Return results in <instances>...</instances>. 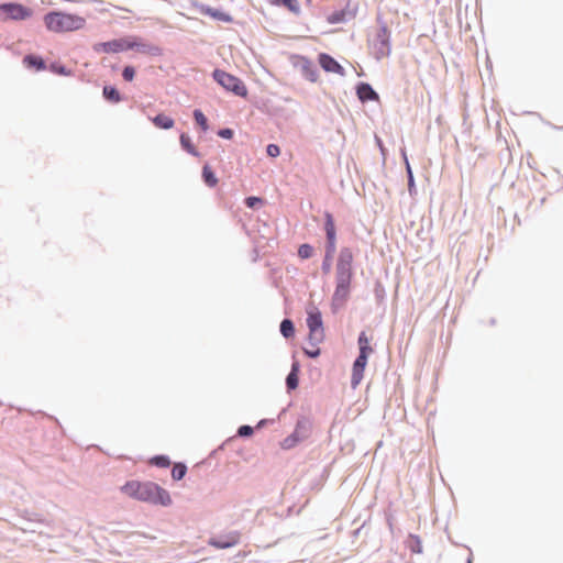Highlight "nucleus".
<instances>
[{
	"label": "nucleus",
	"mask_w": 563,
	"mask_h": 563,
	"mask_svg": "<svg viewBox=\"0 0 563 563\" xmlns=\"http://www.w3.org/2000/svg\"><path fill=\"white\" fill-rule=\"evenodd\" d=\"M353 260L354 255L351 249H341L335 265V289L332 295V306L335 308L343 307L350 297L353 280Z\"/></svg>",
	"instance_id": "f257e3e1"
},
{
	"label": "nucleus",
	"mask_w": 563,
	"mask_h": 563,
	"mask_svg": "<svg viewBox=\"0 0 563 563\" xmlns=\"http://www.w3.org/2000/svg\"><path fill=\"white\" fill-rule=\"evenodd\" d=\"M121 490L131 498L153 505L167 507L173 503L169 493L153 482L130 481Z\"/></svg>",
	"instance_id": "f03ea898"
},
{
	"label": "nucleus",
	"mask_w": 563,
	"mask_h": 563,
	"mask_svg": "<svg viewBox=\"0 0 563 563\" xmlns=\"http://www.w3.org/2000/svg\"><path fill=\"white\" fill-rule=\"evenodd\" d=\"M44 23L51 32L66 33L84 29L86 19L77 14L53 11L45 14Z\"/></svg>",
	"instance_id": "7ed1b4c3"
},
{
	"label": "nucleus",
	"mask_w": 563,
	"mask_h": 563,
	"mask_svg": "<svg viewBox=\"0 0 563 563\" xmlns=\"http://www.w3.org/2000/svg\"><path fill=\"white\" fill-rule=\"evenodd\" d=\"M212 77L225 90L231 91L239 97L247 96L246 86L240 78L233 76L232 74H229L221 69H216L212 73Z\"/></svg>",
	"instance_id": "20e7f679"
},
{
	"label": "nucleus",
	"mask_w": 563,
	"mask_h": 563,
	"mask_svg": "<svg viewBox=\"0 0 563 563\" xmlns=\"http://www.w3.org/2000/svg\"><path fill=\"white\" fill-rule=\"evenodd\" d=\"M32 10L20 3H3L0 4V21H22L32 16Z\"/></svg>",
	"instance_id": "39448f33"
},
{
	"label": "nucleus",
	"mask_w": 563,
	"mask_h": 563,
	"mask_svg": "<svg viewBox=\"0 0 563 563\" xmlns=\"http://www.w3.org/2000/svg\"><path fill=\"white\" fill-rule=\"evenodd\" d=\"M137 42L135 40H131L129 37L118 38L108 42L97 43L93 46L95 52L97 53H119L128 49H134Z\"/></svg>",
	"instance_id": "423d86ee"
},
{
	"label": "nucleus",
	"mask_w": 563,
	"mask_h": 563,
	"mask_svg": "<svg viewBox=\"0 0 563 563\" xmlns=\"http://www.w3.org/2000/svg\"><path fill=\"white\" fill-rule=\"evenodd\" d=\"M307 325L309 328V340L320 343L324 339V329L321 312L317 308L308 311Z\"/></svg>",
	"instance_id": "0eeeda50"
},
{
	"label": "nucleus",
	"mask_w": 563,
	"mask_h": 563,
	"mask_svg": "<svg viewBox=\"0 0 563 563\" xmlns=\"http://www.w3.org/2000/svg\"><path fill=\"white\" fill-rule=\"evenodd\" d=\"M324 231L327 235V258L332 260L336 249V230L333 217L330 212L324 213Z\"/></svg>",
	"instance_id": "6e6552de"
},
{
	"label": "nucleus",
	"mask_w": 563,
	"mask_h": 563,
	"mask_svg": "<svg viewBox=\"0 0 563 563\" xmlns=\"http://www.w3.org/2000/svg\"><path fill=\"white\" fill-rule=\"evenodd\" d=\"M240 539H241L240 532L230 531V532L210 538L208 541V544L216 549L223 550V549H229V548L235 547L240 542Z\"/></svg>",
	"instance_id": "1a4fd4ad"
},
{
	"label": "nucleus",
	"mask_w": 563,
	"mask_h": 563,
	"mask_svg": "<svg viewBox=\"0 0 563 563\" xmlns=\"http://www.w3.org/2000/svg\"><path fill=\"white\" fill-rule=\"evenodd\" d=\"M318 60H319L320 66L325 71L335 73V74H340V75L344 74L343 67L330 55H328L325 53H321L319 55Z\"/></svg>",
	"instance_id": "9d476101"
},
{
	"label": "nucleus",
	"mask_w": 563,
	"mask_h": 563,
	"mask_svg": "<svg viewBox=\"0 0 563 563\" xmlns=\"http://www.w3.org/2000/svg\"><path fill=\"white\" fill-rule=\"evenodd\" d=\"M367 360L364 356H357L353 364L351 385L353 388L357 387L363 379L364 369L366 367Z\"/></svg>",
	"instance_id": "9b49d317"
},
{
	"label": "nucleus",
	"mask_w": 563,
	"mask_h": 563,
	"mask_svg": "<svg viewBox=\"0 0 563 563\" xmlns=\"http://www.w3.org/2000/svg\"><path fill=\"white\" fill-rule=\"evenodd\" d=\"M132 40H135L137 42V45H135V49L142 54L151 55V56H159L162 55V48L154 44H146L141 43L137 41L136 37H133Z\"/></svg>",
	"instance_id": "f8f14e48"
},
{
	"label": "nucleus",
	"mask_w": 563,
	"mask_h": 563,
	"mask_svg": "<svg viewBox=\"0 0 563 563\" xmlns=\"http://www.w3.org/2000/svg\"><path fill=\"white\" fill-rule=\"evenodd\" d=\"M357 96L362 101L378 99V95L374 91V89L368 84H361L357 87Z\"/></svg>",
	"instance_id": "ddd939ff"
},
{
	"label": "nucleus",
	"mask_w": 563,
	"mask_h": 563,
	"mask_svg": "<svg viewBox=\"0 0 563 563\" xmlns=\"http://www.w3.org/2000/svg\"><path fill=\"white\" fill-rule=\"evenodd\" d=\"M154 125L158 129L169 130L174 126L175 122L172 118L161 113L152 119Z\"/></svg>",
	"instance_id": "4468645a"
},
{
	"label": "nucleus",
	"mask_w": 563,
	"mask_h": 563,
	"mask_svg": "<svg viewBox=\"0 0 563 563\" xmlns=\"http://www.w3.org/2000/svg\"><path fill=\"white\" fill-rule=\"evenodd\" d=\"M272 5H284L292 13L298 14L300 12V7L297 0H269Z\"/></svg>",
	"instance_id": "2eb2a0df"
},
{
	"label": "nucleus",
	"mask_w": 563,
	"mask_h": 563,
	"mask_svg": "<svg viewBox=\"0 0 563 563\" xmlns=\"http://www.w3.org/2000/svg\"><path fill=\"white\" fill-rule=\"evenodd\" d=\"M302 71H303V75L307 79H309L310 81H317L318 79V71L316 69V67L313 66V64L308 60V59H305V63L302 65Z\"/></svg>",
	"instance_id": "dca6fc26"
},
{
	"label": "nucleus",
	"mask_w": 563,
	"mask_h": 563,
	"mask_svg": "<svg viewBox=\"0 0 563 563\" xmlns=\"http://www.w3.org/2000/svg\"><path fill=\"white\" fill-rule=\"evenodd\" d=\"M299 429H300V424L298 423L295 432L292 434H290L289 437H287L286 439H284V441L282 442L283 449H285V450L291 449L300 441V438L298 437Z\"/></svg>",
	"instance_id": "f3484780"
},
{
	"label": "nucleus",
	"mask_w": 563,
	"mask_h": 563,
	"mask_svg": "<svg viewBox=\"0 0 563 563\" xmlns=\"http://www.w3.org/2000/svg\"><path fill=\"white\" fill-rule=\"evenodd\" d=\"M202 177L205 183L209 187H214L218 184V178L216 177L214 173L211 170L209 165H205L202 168Z\"/></svg>",
	"instance_id": "a211bd4d"
},
{
	"label": "nucleus",
	"mask_w": 563,
	"mask_h": 563,
	"mask_svg": "<svg viewBox=\"0 0 563 563\" xmlns=\"http://www.w3.org/2000/svg\"><path fill=\"white\" fill-rule=\"evenodd\" d=\"M286 384L289 389H295L298 386V364H294L290 373L286 378Z\"/></svg>",
	"instance_id": "6ab92c4d"
},
{
	"label": "nucleus",
	"mask_w": 563,
	"mask_h": 563,
	"mask_svg": "<svg viewBox=\"0 0 563 563\" xmlns=\"http://www.w3.org/2000/svg\"><path fill=\"white\" fill-rule=\"evenodd\" d=\"M180 144H181L183 148L185 151H187L188 153H190L191 155H194V156L199 155L198 152L196 151V147L194 146V144L191 142V139L187 134L183 133L180 135Z\"/></svg>",
	"instance_id": "aec40b11"
},
{
	"label": "nucleus",
	"mask_w": 563,
	"mask_h": 563,
	"mask_svg": "<svg viewBox=\"0 0 563 563\" xmlns=\"http://www.w3.org/2000/svg\"><path fill=\"white\" fill-rule=\"evenodd\" d=\"M103 96L106 99L112 101V102H119L121 100V96L119 91L111 86H106L103 88Z\"/></svg>",
	"instance_id": "412c9836"
},
{
	"label": "nucleus",
	"mask_w": 563,
	"mask_h": 563,
	"mask_svg": "<svg viewBox=\"0 0 563 563\" xmlns=\"http://www.w3.org/2000/svg\"><path fill=\"white\" fill-rule=\"evenodd\" d=\"M280 332L285 338H291L295 333L294 323L289 319H285L280 323Z\"/></svg>",
	"instance_id": "4be33fe9"
},
{
	"label": "nucleus",
	"mask_w": 563,
	"mask_h": 563,
	"mask_svg": "<svg viewBox=\"0 0 563 563\" xmlns=\"http://www.w3.org/2000/svg\"><path fill=\"white\" fill-rule=\"evenodd\" d=\"M408 548L412 553H421L422 552V543L419 537L410 536L408 540Z\"/></svg>",
	"instance_id": "5701e85b"
},
{
	"label": "nucleus",
	"mask_w": 563,
	"mask_h": 563,
	"mask_svg": "<svg viewBox=\"0 0 563 563\" xmlns=\"http://www.w3.org/2000/svg\"><path fill=\"white\" fill-rule=\"evenodd\" d=\"M312 255H313V247L310 244L305 243L299 246L298 256L301 260L310 258Z\"/></svg>",
	"instance_id": "b1692460"
},
{
	"label": "nucleus",
	"mask_w": 563,
	"mask_h": 563,
	"mask_svg": "<svg viewBox=\"0 0 563 563\" xmlns=\"http://www.w3.org/2000/svg\"><path fill=\"white\" fill-rule=\"evenodd\" d=\"M202 12L205 14H208V15H210V16H212L214 19L221 20V21L228 22V21L231 20L228 14H225L223 12H220V11H217L214 9H211V8L203 9Z\"/></svg>",
	"instance_id": "393cba45"
},
{
	"label": "nucleus",
	"mask_w": 563,
	"mask_h": 563,
	"mask_svg": "<svg viewBox=\"0 0 563 563\" xmlns=\"http://www.w3.org/2000/svg\"><path fill=\"white\" fill-rule=\"evenodd\" d=\"M187 472V467L184 464H175L172 470V477L175 481L181 479Z\"/></svg>",
	"instance_id": "a878e982"
},
{
	"label": "nucleus",
	"mask_w": 563,
	"mask_h": 563,
	"mask_svg": "<svg viewBox=\"0 0 563 563\" xmlns=\"http://www.w3.org/2000/svg\"><path fill=\"white\" fill-rule=\"evenodd\" d=\"M194 117H195L197 124H199L203 131L208 130V120H207L206 115L200 110H195Z\"/></svg>",
	"instance_id": "bb28decb"
},
{
	"label": "nucleus",
	"mask_w": 563,
	"mask_h": 563,
	"mask_svg": "<svg viewBox=\"0 0 563 563\" xmlns=\"http://www.w3.org/2000/svg\"><path fill=\"white\" fill-rule=\"evenodd\" d=\"M24 63H26L30 66H36L38 69H43L45 67L43 59L32 55L25 56Z\"/></svg>",
	"instance_id": "cd10ccee"
},
{
	"label": "nucleus",
	"mask_w": 563,
	"mask_h": 563,
	"mask_svg": "<svg viewBox=\"0 0 563 563\" xmlns=\"http://www.w3.org/2000/svg\"><path fill=\"white\" fill-rule=\"evenodd\" d=\"M151 463L158 467H167L170 464V461L167 456L158 455L151 460Z\"/></svg>",
	"instance_id": "c85d7f7f"
},
{
	"label": "nucleus",
	"mask_w": 563,
	"mask_h": 563,
	"mask_svg": "<svg viewBox=\"0 0 563 563\" xmlns=\"http://www.w3.org/2000/svg\"><path fill=\"white\" fill-rule=\"evenodd\" d=\"M135 76V69L132 66H125L122 71V77L126 81H132Z\"/></svg>",
	"instance_id": "c756f323"
},
{
	"label": "nucleus",
	"mask_w": 563,
	"mask_h": 563,
	"mask_svg": "<svg viewBox=\"0 0 563 563\" xmlns=\"http://www.w3.org/2000/svg\"><path fill=\"white\" fill-rule=\"evenodd\" d=\"M268 156L277 157L280 154V148L276 144H269L266 148Z\"/></svg>",
	"instance_id": "7c9ffc66"
},
{
	"label": "nucleus",
	"mask_w": 563,
	"mask_h": 563,
	"mask_svg": "<svg viewBox=\"0 0 563 563\" xmlns=\"http://www.w3.org/2000/svg\"><path fill=\"white\" fill-rule=\"evenodd\" d=\"M357 343H358V347H367V346H371L369 344V338L366 335L365 332H361L360 336H358V340H357Z\"/></svg>",
	"instance_id": "2f4dec72"
},
{
	"label": "nucleus",
	"mask_w": 563,
	"mask_h": 563,
	"mask_svg": "<svg viewBox=\"0 0 563 563\" xmlns=\"http://www.w3.org/2000/svg\"><path fill=\"white\" fill-rule=\"evenodd\" d=\"M240 437H249L253 434V428L250 426H241L238 430Z\"/></svg>",
	"instance_id": "473e14b6"
},
{
	"label": "nucleus",
	"mask_w": 563,
	"mask_h": 563,
	"mask_svg": "<svg viewBox=\"0 0 563 563\" xmlns=\"http://www.w3.org/2000/svg\"><path fill=\"white\" fill-rule=\"evenodd\" d=\"M262 202H263L262 199L258 197H247L245 199V203L249 208H254Z\"/></svg>",
	"instance_id": "72a5a7b5"
},
{
	"label": "nucleus",
	"mask_w": 563,
	"mask_h": 563,
	"mask_svg": "<svg viewBox=\"0 0 563 563\" xmlns=\"http://www.w3.org/2000/svg\"><path fill=\"white\" fill-rule=\"evenodd\" d=\"M312 342V349L311 350H305V353L310 357H317L320 354V349L317 346L318 343Z\"/></svg>",
	"instance_id": "f704fd0d"
},
{
	"label": "nucleus",
	"mask_w": 563,
	"mask_h": 563,
	"mask_svg": "<svg viewBox=\"0 0 563 563\" xmlns=\"http://www.w3.org/2000/svg\"><path fill=\"white\" fill-rule=\"evenodd\" d=\"M218 135L223 139H232L233 137V131L231 129H222L218 132Z\"/></svg>",
	"instance_id": "c9c22d12"
},
{
	"label": "nucleus",
	"mask_w": 563,
	"mask_h": 563,
	"mask_svg": "<svg viewBox=\"0 0 563 563\" xmlns=\"http://www.w3.org/2000/svg\"><path fill=\"white\" fill-rule=\"evenodd\" d=\"M373 353V349L372 346H367V347H360V355L358 356H364V358H368V355Z\"/></svg>",
	"instance_id": "e433bc0d"
},
{
	"label": "nucleus",
	"mask_w": 563,
	"mask_h": 563,
	"mask_svg": "<svg viewBox=\"0 0 563 563\" xmlns=\"http://www.w3.org/2000/svg\"><path fill=\"white\" fill-rule=\"evenodd\" d=\"M407 172H408V178H409V189H411V187L413 186V176H412V172H411V168H410V165L409 163L407 162Z\"/></svg>",
	"instance_id": "4c0bfd02"
},
{
	"label": "nucleus",
	"mask_w": 563,
	"mask_h": 563,
	"mask_svg": "<svg viewBox=\"0 0 563 563\" xmlns=\"http://www.w3.org/2000/svg\"><path fill=\"white\" fill-rule=\"evenodd\" d=\"M330 266H331V260H328L327 256H325L324 261H323V264H322L323 272L328 273L330 271Z\"/></svg>",
	"instance_id": "58836bf2"
},
{
	"label": "nucleus",
	"mask_w": 563,
	"mask_h": 563,
	"mask_svg": "<svg viewBox=\"0 0 563 563\" xmlns=\"http://www.w3.org/2000/svg\"><path fill=\"white\" fill-rule=\"evenodd\" d=\"M265 423H266V420H262V421H260V422H258V424H257V428L263 427Z\"/></svg>",
	"instance_id": "ea45409f"
},
{
	"label": "nucleus",
	"mask_w": 563,
	"mask_h": 563,
	"mask_svg": "<svg viewBox=\"0 0 563 563\" xmlns=\"http://www.w3.org/2000/svg\"><path fill=\"white\" fill-rule=\"evenodd\" d=\"M117 8H118L119 10H122V11H125V12H131V10H130V9H128V8H121V7H117Z\"/></svg>",
	"instance_id": "a19ab883"
}]
</instances>
